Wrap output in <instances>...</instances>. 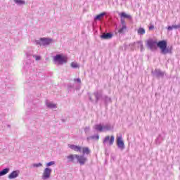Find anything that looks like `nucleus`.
Returning <instances> with one entry per match:
<instances>
[{
  "label": "nucleus",
  "instance_id": "1",
  "mask_svg": "<svg viewBox=\"0 0 180 180\" xmlns=\"http://www.w3.org/2000/svg\"><path fill=\"white\" fill-rule=\"evenodd\" d=\"M167 41L162 40L157 43V40H154L153 39H149L147 40V46L150 49V50H156L157 46L160 49L162 54H168L171 53V50L167 48Z\"/></svg>",
  "mask_w": 180,
  "mask_h": 180
},
{
  "label": "nucleus",
  "instance_id": "2",
  "mask_svg": "<svg viewBox=\"0 0 180 180\" xmlns=\"http://www.w3.org/2000/svg\"><path fill=\"white\" fill-rule=\"evenodd\" d=\"M93 129L96 130V131H99L100 133L103 131H110V130L113 129V125L110 124H97L93 127Z\"/></svg>",
  "mask_w": 180,
  "mask_h": 180
},
{
  "label": "nucleus",
  "instance_id": "3",
  "mask_svg": "<svg viewBox=\"0 0 180 180\" xmlns=\"http://www.w3.org/2000/svg\"><path fill=\"white\" fill-rule=\"evenodd\" d=\"M68 58L63 54H57L53 57V63L56 65H63L67 64Z\"/></svg>",
  "mask_w": 180,
  "mask_h": 180
},
{
  "label": "nucleus",
  "instance_id": "4",
  "mask_svg": "<svg viewBox=\"0 0 180 180\" xmlns=\"http://www.w3.org/2000/svg\"><path fill=\"white\" fill-rule=\"evenodd\" d=\"M54 41L51 38H40L39 39H37L34 41V44L36 46H50L51 43H53Z\"/></svg>",
  "mask_w": 180,
  "mask_h": 180
},
{
  "label": "nucleus",
  "instance_id": "5",
  "mask_svg": "<svg viewBox=\"0 0 180 180\" xmlns=\"http://www.w3.org/2000/svg\"><path fill=\"white\" fill-rule=\"evenodd\" d=\"M116 143L118 148L123 151V150L125 148L124 142L123 141V137L121 136H117L116 139Z\"/></svg>",
  "mask_w": 180,
  "mask_h": 180
},
{
  "label": "nucleus",
  "instance_id": "6",
  "mask_svg": "<svg viewBox=\"0 0 180 180\" xmlns=\"http://www.w3.org/2000/svg\"><path fill=\"white\" fill-rule=\"evenodd\" d=\"M51 172H52V169H50V167L45 168L42 174L41 179L43 180L49 179L50 176L51 175Z\"/></svg>",
  "mask_w": 180,
  "mask_h": 180
},
{
  "label": "nucleus",
  "instance_id": "7",
  "mask_svg": "<svg viewBox=\"0 0 180 180\" xmlns=\"http://www.w3.org/2000/svg\"><path fill=\"white\" fill-rule=\"evenodd\" d=\"M76 160L77 162L80 164V165H85V163L86 161H88V158H85L84 155H76Z\"/></svg>",
  "mask_w": 180,
  "mask_h": 180
},
{
  "label": "nucleus",
  "instance_id": "8",
  "mask_svg": "<svg viewBox=\"0 0 180 180\" xmlns=\"http://www.w3.org/2000/svg\"><path fill=\"white\" fill-rule=\"evenodd\" d=\"M108 142L109 146H113L115 143V136L112 135L111 136H107L103 139V144H106Z\"/></svg>",
  "mask_w": 180,
  "mask_h": 180
},
{
  "label": "nucleus",
  "instance_id": "9",
  "mask_svg": "<svg viewBox=\"0 0 180 180\" xmlns=\"http://www.w3.org/2000/svg\"><path fill=\"white\" fill-rule=\"evenodd\" d=\"M152 74L157 77V78H164V76L166 75L165 72L160 69H155L154 72L152 71Z\"/></svg>",
  "mask_w": 180,
  "mask_h": 180
},
{
  "label": "nucleus",
  "instance_id": "10",
  "mask_svg": "<svg viewBox=\"0 0 180 180\" xmlns=\"http://www.w3.org/2000/svg\"><path fill=\"white\" fill-rule=\"evenodd\" d=\"M20 174V172L19 170H14L10 174H8V179H16L18 176H19V174Z\"/></svg>",
  "mask_w": 180,
  "mask_h": 180
},
{
  "label": "nucleus",
  "instance_id": "11",
  "mask_svg": "<svg viewBox=\"0 0 180 180\" xmlns=\"http://www.w3.org/2000/svg\"><path fill=\"white\" fill-rule=\"evenodd\" d=\"M94 95L96 98V103H98L100 99H103L102 91H96L94 93Z\"/></svg>",
  "mask_w": 180,
  "mask_h": 180
},
{
  "label": "nucleus",
  "instance_id": "12",
  "mask_svg": "<svg viewBox=\"0 0 180 180\" xmlns=\"http://www.w3.org/2000/svg\"><path fill=\"white\" fill-rule=\"evenodd\" d=\"M69 148H71V150H74V151H77L79 153H81L82 151V148L79 146L77 145H68Z\"/></svg>",
  "mask_w": 180,
  "mask_h": 180
},
{
  "label": "nucleus",
  "instance_id": "13",
  "mask_svg": "<svg viewBox=\"0 0 180 180\" xmlns=\"http://www.w3.org/2000/svg\"><path fill=\"white\" fill-rule=\"evenodd\" d=\"M68 162H75V159H77V154H70L66 156Z\"/></svg>",
  "mask_w": 180,
  "mask_h": 180
},
{
  "label": "nucleus",
  "instance_id": "14",
  "mask_svg": "<svg viewBox=\"0 0 180 180\" xmlns=\"http://www.w3.org/2000/svg\"><path fill=\"white\" fill-rule=\"evenodd\" d=\"M101 37L103 39V40H109V39H112L113 37V34L111 33H104Z\"/></svg>",
  "mask_w": 180,
  "mask_h": 180
},
{
  "label": "nucleus",
  "instance_id": "15",
  "mask_svg": "<svg viewBox=\"0 0 180 180\" xmlns=\"http://www.w3.org/2000/svg\"><path fill=\"white\" fill-rule=\"evenodd\" d=\"M46 105L47 108H49V109H56L57 108V105L53 103L52 102L47 101L46 103Z\"/></svg>",
  "mask_w": 180,
  "mask_h": 180
},
{
  "label": "nucleus",
  "instance_id": "16",
  "mask_svg": "<svg viewBox=\"0 0 180 180\" xmlns=\"http://www.w3.org/2000/svg\"><path fill=\"white\" fill-rule=\"evenodd\" d=\"M9 171H11V169H9V167L5 168L3 170L0 171V176H4V175H6V174H9Z\"/></svg>",
  "mask_w": 180,
  "mask_h": 180
},
{
  "label": "nucleus",
  "instance_id": "17",
  "mask_svg": "<svg viewBox=\"0 0 180 180\" xmlns=\"http://www.w3.org/2000/svg\"><path fill=\"white\" fill-rule=\"evenodd\" d=\"M136 45H137V47H139L141 49V51H144V46L143 45L142 41H139L136 43H135Z\"/></svg>",
  "mask_w": 180,
  "mask_h": 180
},
{
  "label": "nucleus",
  "instance_id": "18",
  "mask_svg": "<svg viewBox=\"0 0 180 180\" xmlns=\"http://www.w3.org/2000/svg\"><path fill=\"white\" fill-rule=\"evenodd\" d=\"M90 140H99V135H93L87 137V141H90Z\"/></svg>",
  "mask_w": 180,
  "mask_h": 180
},
{
  "label": "nucleus",
  "instance_id": "19",
  "mask_svg": "<svg viewBox=\"0 0 180 180\" xmlns=\"http://www.w3.org/2000/svg\"><path fill=\"white\" fill-rule=\"evenodd\" d=\"M106 15V13H101L99 15H96L94 18L95 20H101Z\"/></svg>",
  "mask_w": 180,
  "mask_h": 180
},
{
  "label": "nucleus",
  "instance_id": "20",
  "mask_svg": "<svg viewBox=\"0 0 180 180\" xmlns=\"http://www.w3.org/2000/svg\"><path fill=\"white\" fill-rule=\"evenodd\" d=\"M137 33L140 36H143V34H146V30L144 28H143V27H140V28L138 29Z\"/></svg>",
  "mask_w": 180,
  "mask_h": 180
},
{
  "label": "nucleus",
  "instance_id": "21",
  "mask_svg": "<svg viewBox=\"0 0 180 180\" xmlns=\"http://www.w3.org/2000/svg\"><path fill=\"white\" fill-rule=\"evenodd\" d=\"M173 29H180V25H173L167 27V30H169V32H171V30H172Z\"/></svg>",
  "mask_w": 180,
  "mask_h": 180
},
{
  "label": "nucleus",
  "instance_id": "22",
  "mask_svg": "<svg viewBox=\"0 0 180 180\" xmlns=\"http://www.w3.org/2000/svg\"><path fill=\"white\" fill-rule=\"evenodd\" d=\"M82 153H83V155H84V154L88 155V154L91 153V150H89V148H88V147H84L82 148Z\"/></svg>",
  "mask_w": 180,
  "mask_h": 180
},
{
  "label": "nucleus",
  "instance_id": "23",
  "mask_svg": "<svg viewBox=\"0 0 180 180\" xmlns=\"http://www.w3.org/2000/svg\"><path fill=\"white\" fill-rule=\"evenodd\" d=\"M120 18L121 19H123V18H126V19H130L131 18V16L126 14V13L122 12L120 13Z\"/></svg>",
  "mask_w": 180,
  "mask_h": 180
},
{
  "label": "nucleus",
  "instance_id": "24",
  "mask_svg": "<svg viewBox=\"0 0 180 180\" xmlns=\"http://www.w3.org/2000/svg\"><path fill=\"white\" fill-rule=\"evenodd\" d=\"M15 4H16V5H25V4H26V2L23 0H14Z\"/></svg>",
  "mask_w": 180,
  "mask_h": 180
},
{
  "label": "nucleus",
  "instance_id": "25",
  "mask_svg": "<svg viewBox=\"0 0 180 180\" xmlns=\"http://www.w3.org/2000/svg\"><path fill=\"white\" fill-rule=\"evenodd\" d=\"M164 140V137H162V135H159L158 137L156 139V143L157 144H160L161 141Z\"/></svg>",
  "mask_w": 180,
  "mask_h": 180
},
{
  "label": "nucleus",
  "instance_id": "26",
  "mask_svg": "<svg viewBox=\"0 0 180 180\" xmlns=\"http://www.w3.org/2000/svg\"><path fill=\"white\" fill-rule=\"evenodd\" d=\"M70 65L72 68H79V65L77 62H72Z\"/></svg>",
  "mask_w": 180,
  "mask_h": 180
},
{
  "label": "nucleus",
  "instance_id": "27",
  "mask_svg": "<svg viewBox=\"0 0 180 180\" xmlns=\"http://www.w3.org/2000/svg\"><path fill=\"white\" fill-rule=\"evenodd\" d=\"M127 27L126 25H122V27L118 30V32L120 33H124V30H126Z\"/></svg>",
  "mask_w": 180,
  "mask_h": 180
},
{
  "label": "nucleus",
  "instance_id": "28",
  "mask_svg": "<svg viewBox=\"0 0 180 180\" xmlns=\"http://www.w3.org/2000/svg\"><path fill=\"white\" fill-rule=\"evenodd\" d=\"M32 167L34 168H39L40 167H43V164H41V162H39V163H34V164H32Z\"/></svg>",
  "mask_w": 180,
  "mask_h": 180
},
{
  "label": "nucleus",
  "instance_id": "29",
  "mask_svg": "<svg viewBox=\"0 0 180 180\" xmlns=\"http://www.w3.org/2000/svg\"><path fill=\"white\" fill-rule=\"evenodd\" d=\"M32 57L35 58L36 61H40L41 60V56H40L32 55Z\"/></svg>",
  "mask_w": 180,
  "mask_h": 180
},
{
  "label": "nucleus",
  "instance_id": "30",
  "mask_svg": "<svg viewBox=\"0 0 180 180\" xmlns=\"http://www.w3.org/2000/svg\"><path fill=\"white\" fill-rule=\"evenodd\" d=\"M51 165H56V162L51 161V162L46 163V167H51Z\"/></svg>",
  "mask_w": 180,
  "mask_h": 180
},
{
  "label": "nucleus",
  "instance_id": "31",
  "mask_svg": "<svg viewBox=\"0 0 180 180\" xmlns=\"http://www.w3.org/2000/svg\"><path fill=\"white\" fill-rule=\"evenodd\" d=\"M91 131V127H86L84 128V133H89Z\"/></svg>",
  "mask_w": 180,
  "mask_h": 180
},
{
  "label": "nucleus",
  "instance_id": "32",
  "mask_svg": "<svg viewBox=\"0 0 180 180\" xmlns=\"http://www.w3.org/2000/svg\"><path fill=\"white\" fill-rule=\"evenodd\" d=\"M103 99H104V101H105L106 102L110 101V98L108 97V96H105L104 97H103Z\"/></svg>",
  "mask_w": 180,
  "mask_h": 180
},
{
  "label": "nucleus",
  "instance_id": "33",
  "mask_svg": "<svg viewBox=\"0 0 180 180\" xmlns=\"http://www.w3.org/2000/svg\"><path fill=\"white\" fill-rule=\"evenodd\" d=\"M73 81L75 82H77V84H81V79L80 78L75 79H73Z\"/></svg>",
  "mask_w": 180,
  "mask_h": 180
},
{
  "label": "nucleus",
  "instance_id": "34",
  "mask_svg": "<svg viewBox=\"0 0 180 180\" xmlns=\"http://www.w3.org/2000/svg\"><path fill=\"white\" fill-rule=\"evenodd\" d=\"M121 23H122V26H124V25H126L124 20H123L122 18L121 19Z\"/></svg>",
  "mask_w": 180,
  "mask_h": 180
},
{
  "label": "nucleus",
  "instance_id": "35",
  "mask_svg": "<svg viewBox=\"0 0 180 180\" xmlns=\"http://www.w3.org/2000/svg\"><path fill=\"white\" fill-rule=\"evenodd\" d=\"M153 29H154V25H150L149 27V30H153Z\"/></svg>",
  "mask_w": 180,
  "mask_h": 180
},
{
  "label": "nucleus",
  "instance_id": "36",
  "mask_svg": "<svg viewBox=\"0 0 180 180\" xmlns=\"http://www.w3.org/2000/svg\"><path fill=\"white\" fill-rule=\"evenodd\" d=\"M26 56H27V58H30V53H27Z\"/></svg>",
  "mask_w": 180,
  "mask_h": 180
},
{
  "label": "nucleus",
  "instance_id": "37",
  "mask_svg": "<svg viewBox=\"0 0 180 180\" xmlns=\"http://www.w3.org/2000/svg\"><path fill=\"white\" fill-rule=\"evenodd\" d=\"M89 101H91V102H94V99H92V96H89Z\"/></svg>",
  "mask_w": 180,
  "mask_h": 180
}]
</instances>
